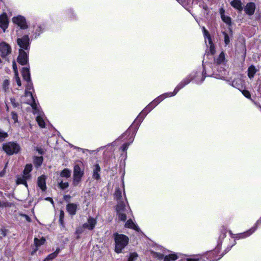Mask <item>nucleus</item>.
<instances>
[{
    "mask_svg": "<svg viewBox=\"0 0 261 261\" xmlns=\"http://www.w3.org/2000/svg\"><path fill=\"white\" fill-rule=\"evenodd\" d=\"M205 66L203 65L202 69H199L197 71H194L190 74L189 75L184 79L178 84H182L184 85L183 88L187 85L189 84L192 80L194 81L197 84H201L204 81L206 75Z\"/></svg>",
    "mask_w": 261,
    "mask_h": 261,
    "instance_id": "1",
    "label": "nucleus"
},
{
    "mask_svg": "<svg viewBox=\"0 0 261 261\" xmlns=\"http://www.w3.org/2000/svg\"><path fill=\"white\" fill-rule=\"evenodd\" d=\"M113 236L115 244V251L120 253L128 244L129 239L126 236L118 233H114Z\"/></svg>",
    "mask_w": 261,
    "mask_h": 261,
    "instance_id": "2",
    "label": "nucleus"
},
{
    "mask_svg": "<svg viewBox=\"0 0 261 261\" xmlns=\"http://www.w3.org/2000/svg\"><path fill=\"white\" fill-rule=\"evenodd\" d=\"M116 216L118 219L122 221H125L127 218V215L132 214V212L128 203L117 204L116 206Z\"/></svg>",
    "mask_w": 261,
    "mask_h": 261,
    "instance_id": "3",
    "label": "nucleus"
},
{
    "mask_svg": "<svg viewBox=\"0 0 261 261\" xmlns=\"http://www.w3.org/2000/svg\"><path fill=\"white\" fill-rule=\"evenodd\" d=\"M3 149L8 155L17 153L20 149L18 144L14 142H9L3 144Z\"/></svg>",
    "mask_w": 261,
    "mask_h": 261,
    "instance_id": "4",
    "label": "nucleus"
},
{
    "mask_svg": "<svg viewBox=\"0 0 261 261\" xmlns=\"http://www.w3.org/2000/svg\"><path fill=\"white\" fill-rule=\"evenodd\" d=\"M21 100L23 102L30 105L35 113L39 112V106L35 102L32 92H24V95L21 98Z\"/></svg>",
    "mask_w": 261,
    "mask_h": 261,
    "instance_id": "5",
    "label": "nucleus"
},
{
    "mask_svg": "<svg viewBox=\"0 0 261 261\" xmlns=\"http://www.w3.org/2000/svg\"><path fill=\"white\" fill-rule=\"evenodd\" d=\"M84 175V170L79 165H75L73 170V185L77 186L80 183L82 178Z\"/></svg>",
    "mask_w": 261,
    "mask_h": 261,
    "instance_id": "6",
    "label": "nucleus"
},
{
    "mask_svg": "<svg viewBox=\"0 0 261 261\" xmlns=\"http://www.w3.org/2000/svg\"><path fill=\"white\" fill-rule=\"evenodd\" d=\"M203 34L205 39V42L208 47L210 48V52L212 55L215 53V48L213 43L211 35L205 27H202Z\"/></svg>",
    "mask_w": 261,
    "mask_h": 261,
    "instance_id": "7",
    "label": "nucleus"
},
{
    "mask_svg": "<svg viewBox=\"0 0 261 261\" xmlns=\"http://www.w3.org/2000/svg\"><path fill=\"white\" fill-rule=\"evenodd\" d=\"M12 21L13 23L17 25L22 30L28 29V25L27 24L25 18L21 15H17L12 18Z\"/></svg>",
    "mask_w": 261,
    "mask_h": 261,
    "instance_id": "8",
    "label": "nucleus"
},
{
    "mask_svg": "<svg viewBox=\"0 0 261 261\" xmlns=\"http://www.w3.org/2000/svg\"><path fill=\"white\" fill-rule=\"evenodd\" d=\"M260 225H261V218L256 221V222L254 226H253L250 229L248 230L247 231H246L244 232L238 234L237 235V237H236V238L240 239H244V238L249 237L250 236H251L253 233H254L257 227Z\"/></svg>",
    "mask_w": 261,
    "mask_h": 261,
    "instance_id": "9",
    "label": "nucleus"
},
{
    "mask_svg": "<svg viewBox=\"0 0 261 261\" xmlns=\"http://www.w3.org/2000/svg\"><path fill=\"white\" fill-rule=\"evenodd\" d=\"M17 43L20 49L23 50H29L30 48V38L28 35H24L17 39Z\"/></svg>",
    "mask_w": 261,
    "mask_h": 261,
    "instance_id": "10",
    "label": "nucleus"
},
{
    "mask_svg": "<svg viewBox=\"0 0 261 261\" xmlns=\"http://www.w3.org/2000/svg\"><path fill=\"white\" fill-rule=\"evenodd\" d=\"M184 86V85H183L182 84H178L177 85V86L175 87V88L174 89L173 92L164 93V94L160 95L159 96H158L156 98L157 100L160 103L162 101H163L166 98L175 96L180 89L183 88Z\"/></svg>",
    "mask_w": 261,
    "mask_h": 261,
    "instance_id": "11",
    "label": "nucleus"
},
{
    "mask_svg": "<svg viewBox=\"0 0 261 261\" xmlns=\"http://www.w3.org/2000/svg\"><path fill=\"white\" fill-rule=\"evenodd\" d=\"M184 86V85H183L182 84H178L177 85V86L175 87V88L174 89L173 92L164 93V94L160 95L159 96H158L156 98L157 100L160 103L162 101H163L166 98L175 96L180 89L183 88Z\"/></svg>",
    "mask_w": 261,
    "mask_h": 261,
    "instance_id": "12",
    "label": "nucleus"
},
{
    "mask_svg": "<svg viewBox=\"0 0 261 261\" xmlns=\"http://www.w3.org/2000/svg\"><path fill=\"white\" fill-rule=\"evenodd\" d=\"M151 103H150L146 108L140 113L136 119L134 121V123L139 124L142 121L145 116L154 108Z\"/></svg>",
    "mask_w": 261,
    "mask_h": 261,
    "instance_id": "13",
    "label": "nucleus"
},
{
    "mask_svg": "<svg viewBox=\"0 0 261 261\" xmlns=\"http://www.w3.org/2000/svg\"><path fill=\"white\" fill-rule=\"evenodd\" d=\"M151 103H150L146 108L140 113L136 119L134 121V123L139 124L142 121L145 116L154 108Z\"/></svg>",
    "mask_w": 261,
    "mask_h": 261,
    "instance_id": "14",
    "label": "nucleus"
},
{
    "mask_svg": "<svg viewBox=\"0 0 261 261\" xmlns=\"http://www.w3.org/2000/svg\"><path fill=\"white\" fill-rule=\"evenodd\" d=\"M151 103H150L146 108L140 113L136 119L134 121V123L139 124L142 121L145 116L154 108Z\"/></svg>",
    "mask_w": 261,
    "mask_h": 261,
    "instance_id": "15",
    "label": "nucleus"
},
{
    "mask_svg": "<svg viewBox=\"0 0 261 261\" xmlns=\"http://www.w3.org/2000/svg\"><path fill=\"white\" fill-rule=\"evenodd\" d=\"M0 52L3 57H7L11 53L10 45L5 42H2L0 43Z\"/></svg>",
    "mask_w": 261,
    "mask_h": 261,
    "instance_id": "16",
    "label": "nucleus"
},
{
    "mask_svg": "<svg viewBox=\"0 0 261 261\" xmlns=\"http://www.w3.org/2000/svg\"><path fill=\"white\" fill-rule=\"evenodd\" d=\"M114 197L117 201V204L127 203V201L124 193V196H123L121 191L119 189H116Z\"/></svg>",
    "mask_w": 261,
    "mask_h": 261,
    "instance_id": "17",
    "label": "nucleus"
},
{
    "mask_svg": "<svg viewBox=\"0 0 261 261\" xmlns=\"http://www.w3.org/2000/svg\"><path fill=\"white\" fill-rule=\"evenodd\" d=\"M97 223V220L92 217H89L88 219L87 222L83 224V228L87 229L89 230H93Z\"/></svg>",
    "mask_w": 261,
    "mask_h": 261,
    "instance_id": "18",
    "label": "nucleus"
},
{
    "mask_svg": "<svg viewBox=\"0 0 261 261\" xmlns=\"http://www.w3.org/2000/svg\"><path fill=\"white\" fill-rule=\"evenodd\" d=\"M18 62L22 65H25L28 61V53L22 49L19 50V56L17 58Z\"/></svg>",
    "mask_w": 261,
    "mask_h": 261,
    "instance_id": "19",
    "label": "nucleus"
},
{
    "mask_svg": "<svg viewBox=\"0 0 261 261\" xmlns=\"http://www.w3.org/2000/svg\"><path fill=\"white\" fill-rule=\"evenodd\" d=\"M9 25V20L6 13L0 15V28L5 32Z\"/></svg>",
    "mask_w": 261,
    "mask_h": 261,
    "instance_id": "20",
    "label": "nucleus"
},
{
    "mask_svg": "<svg viewBox=\"0 0 261 261\" xmlns=\"http://www.w3.org/2000/svg\"><path fill=\"white\" fill-rule=\"evenodd\" d=\"M44 27L43 24H36L33 28V35L34 38H37L44 31Z\"/></svg>",
    "mask_w": 261,
    "mask_h": 261,
    "instance_id": "21",
    "label": "nucleus"
},
{
    "mask_svg": "<svg viewBox=\"0 0 261 261\" xmlns=\"http://www.w3.org/2000/svg\"><path fill=\"white\" fill-rule=\"evenodd\" d=\"M255 5L254 3H249L246 5L244 11L248 15H252L255 11Z\"/></svg>",
    "mask_w": 261,
    "mask_h": 261,
    "instance_id": "22",
    "label": "nucleus"
},
{
    "mask_svg": "<svg viewBox=\"0 0 261 261\" xmlns=\"http://www.w3.org/2000/svg\"><path fill=\"white\" fill-rule=\"evenodd\" d=\"M33 113L35 114L38 115L36 117V121L39 126L41 127V128L45 127V124L43 116L42 115V112L40 110V107H39L38 112L35 113L34 110H33Z\"/></svg>",
    "mask_w": 261,
    "mask_h": 261,
    "instance_id": "23",
    "label": "nucleus"
},
{
    "mask_svg": "<svg viewBox=\"0 0 261 261\" xmlns=\"http://www.w3.org/2000/svg\"><path fill=\"white\" fill-rule=\"evenodd\" d=\"M77 204L72 203H68L67 205L66 209L69 215L71 216H74L76 214L77 209Z\"/></svg>",
    "mask_w": 261,
    "mask_h": 261,
    "instance_id": "24",
    "label": "nucleus"
},
{
    "mask_svg": "<svg viewBox=\"0 0 261 261\" xmlns=\"http://www.w3.org/2000/svg\"><path fill=\"white\" fill-rule=\"evenodd\" d=\"M45 242V239L43 237L41 238L40 239H38L37 238H35L34 240V244L35 246V248L34 250V251L32 252V254L35 253L37 251L38 248L40 246L44 244Z\"/></svg>",
    "mask_w": 261,
    "mask_h": 261,
    "instance_id": "25",
    "label": "nucleus"
},
{
    "mask_svg": "<svg viewBox=\"0 0 261 261\" xmlns=\"http://www.w3.org/2000/svg\"><path fill=\"white\" fill-rule=\"evenodd\" d=\"M229 84L232 87L239 89L243 86V81L241 77L234 79L231 82H229Z\"/></svg>",
    "mask_w": 261,
    "mask_h": 261,
    "instance_id": "26",
    "label": "nucleus"
},
{
    "mask_svg": "<svg viewBox=\"0 0 261 261\" xmlns=\"http://www.w3.org/2000/svg\"><path fill=\"white\" fill-rule=\"evenodd\" d=\"M37 184L38 186L42 191H45L46 190L45 176L44 175H41L38 178Z\"/></svg>",
    "mask_w": 261,
    "mask_h": 261,
    "instance_id": "27",
    "label": "nucleus"
},
{
    "mask_svg": "<svg viewBox=\"0 0 261 261\" xmlns=\"http://www.w3.org/2000/svg\"><path fill=\"white\" fill-rule=\"evenodd\" d=\"M125 227L126 228H132L139 232L140 228L131 219H128L125 224Z\"/></svg>",
    "mask_w": 261,
    "mask_h": 261,
    "instance_id": "28",
    "label": "nucleus"
},
{
    "mask_svg": "<svg viewBox=\"0 0 261 261\" xmlns=\"http://www.w3.org/2000/svg\"><path fill=\"white\" fill-rule=\"evenodd\" d=\"M230 5L239 12H241L243 10L242 3L241 0H233L230 2Z\"/></svg>",
    "mask_w": 261,
    "mask_h": 261,
    "instance_id": "29",
    "label": "nucleus"
},
{
    "mask_svg": "<svg viewBox=\"0 0 261 261\" xmlns=\"http://www.w3.org/2000/svg\"><path fill=\"white\" fill-rule=\"evenodd\" d=\"M219 73H214L213 75L216 79L225 80V76L226 74V71L223 67H221L220 71H218Z\"/></svg>",
    "mask_w": 261,
    "mask_h": 261,
    "instance_id": "30",
    "label": "nucleus"
},
{
    "mask_svg": "<svg viewBox=\"0 0 261 261\" xmlns=\"http://www.w3.org/2000/svg\"><path fill=\"white\" fill-rule=\"evenodd\" d=\"M30 178L29 177H25L24 174L21 176H18L16 180V184L17 185L19 184H23L26 187H28V185L27 183V180L29 179Z\"/></svg>",
    "mask_w": 261,
    "mask_h": 261,
    "instance_id": "31",
    "label": "nucleus"
},
{
    "mask_svg": "<svg viewBox=\"0 0 261 261\" xmlns=\"http://www.w3.org/2000/svg\"><path fill=\"white\" fill-rule=\"evenodd\" d=\"M100 171V167L98 165L96 164L94 166L93 172L92 177L95 179H98L100 178V175L99 174Z\"/></svg>",
    "mask_w": 261,
    "mask_h": 261,
    "instance_id": "32",
    "label": "nucleus"
},
{
    "mask_svg": "<svg viewBox=\"0 0 261 261\" xmlns=\"http://www.w3.org/2000/svg\"><path fill=\"white\" fill-rule=\"evenodd\" d=\"M21 73L24 80L30 81L31 77L29 68L23 67L22 69Z\"/></svg>",
    "mask_w": 261,
    "mask_h": 261,
    "instance_id": "33",
    "label": "nucleus"
},
{
    "mask_svg": "<svg viewBox=\"0 0 261 261\" xmlns=\"http://www.w3.org/2000/svg\"><path fill=\"white\" fill-rule=\"evenodd\" d=\"M257 71V69L253 65H251L248 68V76L250 79H252Z\"/></svg>",
    "mask_w": 261,
    "mask_h": 261,
    "instance_id": "34",
    "label": "nucleus"
},
{
    "mask_svg": "<svg viewBox=\"0 0 261 261\" xmlns=\"http://www.w3.org/2000/svg\"><path fill=\"white\" fill-rule=\"evenodd\" d=\"M178 256L175 253H172L166 255L164 258V261H174L178 258Z\"/></svg>",
    "mask_w": 261,
    "mask_h": 261,
    "instance_id": "35",
    "label": "nucleus"
},
{
    "mask_svg": "<svg viewBox=\"0 0 261 261\" xmlns=\"http://www.w3.org/2000/svg\"><path fill=\"white\" fill-rule=\"evenodd\" d=\"M60 251V249H57V250H56L55 252H54V253H51L50 254H49L47 257H46L44 261H50L51 260L53 259H54V258H55L57 255L58 254L59 252Z\"/></svg>",
    "mask_w": 261,
    "mask_h": 261,
    "instance_id": "36",
    "label": "nucleus"
},
{
    "mask_svg": "<svg viewBox=\"0 0 261 261\" xmlns=\"http://www.w3.org/2000/svg\"><path fill=\"white\" fill-rule=\"evenodd\" d=\"M32 170V166L31 164H28L25 166L23 171V174L25 177H29L30 178V172Z\"/></svg>",
    "mask_w": 261,
    "mask_h": 261,
    "instance_id": "37",
    "label": "nucleus"
},
{
    "mask_svg": "<svg viewBox=\"0 0 261 261\" xmlns=\"http://www.w3.org/2000/svg\"><path fill=\"white\" fill-rule=\"evenodd\" d=\"M27 82V84L26 85L25 92H34V90L33 86V84L30 81H25Z\"/></svg>",
    "mask_w": 261,
    "mask_h": 261,
    "instance_id": "38",
    "label": "nucleus"
},
{
    "mask_svg": "<svg viewBox=\"0 0 261 261\" xmlns=\"http://www.w3.org/2000/svg\"><path fill=\"white\" fill-rule=\"evenodd\" d=\"M202 258V255L199 254L193 255L187 258V261H199Z\"/></svg>",
    "mask_w": 261,
    "mask_h": 261,
    "instance_id": "39",
    "label": "nucleus"
},
{
    "mask_svg": "<svg viewBox=\"0 0 261 261\" xmlns=\"http://www.w3.org/2000/svg\"><path fill=\"white\" fill-rule=\"evenodd\" d=\"M225 61V55L223 52H221L216 60V63L219 65L222 64Z\"/></svg>",
    "mask_w": 261,
    "mask_h": 261,
    "instance_id": "40",
    "label": "nucleus"
},
{
    "mask_svg": "<svg viewBox=\"0 0 261 261\" xmlns=\"http://www.w3.org/2000/svg\"><path fill=\"white\" fill-rule=\"evenodd\" d=\"M9 85H10V81L7 79L5 80L3 83L2 87H3V90L5 92H9Z\"/></svg>",
    "mask_w": 261,
    "mask_h": 261,
    "instance_id": "41",
    "label": "nucleus"
},
{
    "mask_svg": "<svg viewBox=\"0 0 261 261\" xmlns=\"http://www.w3.org/2000/svg\"><path fill=\"white\" fill-rule=\"evenodd\" d=\"M71 170L68 169H64L61 173V176L65 177H69L71 175Z\"/></svg>",
    "mask_w": 261,
    "mask_h": 261,
    "instance_id": "42",
    "label": "nucleus"
},
{
    "mask_svg": "<svg viewBox=\"0 0 261 261\" xmlns=\"http://www.w3.org/2000/svg\"><path fill=\"white\" fill-rule=\"evenodd\" d=\"M43 161V158L42 156L35 157L34 158V163L36 166H40Z\"/></svg>",
    "mask_w": 261,
    "mask_h": 261,
    "instance_id": "43",
    "label": "nucleus"
},
{
    "mask_svg": "<svg viewBox=\"0 0 261 261\" xmlns=\"http://www.w3.org/2000/svg\"><path fill=\"white\" fill-rule=\"evenodd\" d=\"M8 136L7 133L4 132L0 129V142H3Z\"/></svg>",
    "mask_w": 261,
    "mask_h": 261,
    "instance_id": "44",
    "label": "nucleus"
},
{
    "mask_svg": "<svg viewBox=\"0 0 261 261\" xmlns=\"http://www.w3.org/2000/svg\"><path fill=\"white\" fill-rule=\"evenodd\" d=\"M138 258V255L136 253L133 252L130 254L128 261H135Z\"/></svg>",
    "mask_w": 261,
    "mask_h": 261,
    "instance_id": "45",
    "label": "nucleus"
},
{
    "mask_svg": "<svg viewBox=\"0 0 261 261\" xmlns=\"http://www.w3.org/2000/svg\"><path fill=\"white\" fill-rule=\"evenodd\" d=\"M59 185L61 189L64 190L69 186V184L68 182H64L63 181H62L59 183Z\"/></svg>",
    "mask_w": 261,
    "mask_h": 261,
    "instance_id": "46",
    "label": "nucleus"
},
{
    "mask_svg": "<svg viewBox=\"0 0 261 261\" xmlns=\"http://www.w3.org/2000/svg\"><path fill=\"white\" fill-rule=\"evenodd\" d=\"M10 99L11 103L14 108H17L19 106V103L16 101L14 97H11Z\"/></svg>",
    "mask_w": 261,
    "mask_h": 261,
    "instance_id": "47",
    "label": "nucleus"
},
{
    "mask_svg": "<svg viewBox=\"0 0 261 261\" xmlns=\"http://www.w3.org/2000/svg\"><path fill=\"white\" fill-rule=\"evenodd\" d=\"M223 34L224 37V42H225V44L226 45H227L230 43V40H229V37L228 36V35L226 33H225L224 32H223Z\"/></svg>",
    "mask_w": 261,
    "mask_h": 261,
    "instance_id": "48",
    "label": "nucleus"
},
{
    "mask_svg": "<svg viewBox=\"0 0 261 261\" xmlns=\"http://www.w3.org/2000/svg\"><path fill=\"white\" fill-rule=\"evenodd\" d=\"M134 141V138H132L130 140V143H124L122 146L121 147V149L123 151H125V150H126L130 144V143H131L132 142H133V141Z\"/></svg>",
    "mask_w": 261,
    "mask_h": 261,
    "instance_id": "49",
    "label": "nucleus"
},
{
    "mask_svg": "<svg viewBox=\"0 0 261 261\" xmlns=\"http://www.w3.org/2000/svg\"><path fill=\"white\" fill-rule=\"evenodd\" d=\"M11 117L12 119L13 120L14 122L16 123L18 122V116L16 113L15 112H12L11 113Z\"/></svg>",
    "mask_w": 261,
    "mask_h": 261,
    "instance_id": "50",
    "label": "nucleus"
},
{
    "mask_svg": "<svg viewBox=\"0 0 261 261\" xmlns=\"http://www.w3.org/2000/svg\"><path fill=\"white\" fill-rule=\"evenodd\" d=\"M243 95L247 98L250 99L251 98V95L250 92L248 90H244L242 91Z\"/></svg>",
    "mask_w": 261,
    "mask_h": 261,
    "instance_id": "51",
    "label": "nucleus"
},
{
    "mask_svg": "<svg viewBox=\"0 0 261 261\" xmlns=\"http://www.w3.org/2000/svg\"><path fill=\"white\" fill-rule=\"evenodd\" d=\"M0 232H1L0 234L2 237H5L6 236V235L7 234L8 230L6 229L5 228L3 227V228H1Z\"/></svg>",
    "mask_w": 261,
    "mask_h": 261,
    "instance_id": "52",
    "label": "nucleus"
},
{
    "mask_svg": "<svg viewBox=\"0 0 261 261\" xmlns=\"http://www.w3.org/2000/svg\"><path fill=\"white\" fill-rule=\"evenodd\" d=\"M152 254L153 257H154L155 258H157L159 259H162L164 258L163 254L161 253L153 252Z\"/></svg>",
    "mask_w": 261,
    "mask_h": 261,
    "instance_id": "53",
    "label": "nucleus"
},
{
    "mask_svg": "<svg viewBox=\"0 0 261 261\" xmlns=\"http://www.w3.org/2000/svg\"><path fill=\"white\" fill-rule=\"evenodd\" d=\"M222 19L224 21L225 23L229 24L231 22L230 18L228 16H226L225 15L222 16L221 17Z\"/></svg>",
    "mask_w": 261,
    "mask_h": 261,
    "instance_id": "54",
    "label": "nucleus"
},
{
    "mask_svg": "<svg viewBox=\"0 0 261 261\" xmlns=\"http://www.w3.org/2000/svg\"><path fill=\"white\" fill-rule=\"evenodd\" d=\"M13 68L15 72V75H18V71L17 70L16 63L14 61L13 62Z\"/></svg>",
    "mask_w": 261,
    "mask_h": 261,
    "instance_id": "55",
    "label": "nucleus"
},
{
    "mask_svg": "<svg viewBox=\"0 0 261 261\" xmlns=\"http://www.w3.org/2000/svg\"><path fill=\"white\" fill-rule=\"evenodd\" d=\"M15 77L17 85L19 87H20L21 86V83L20 79L18 75H15Z\"/></svg>",
    "mask_w": 261,
    "mask_h": 261,
    "instance_id": "56",
    "label": "nucleus"
},
{
    "mask_svg": "<svg viewBox=\"0 0 261 261\" xmlns=\"http://www.w3.org/2000/svg\"><path fill=\"white\" fill-rule=\"evenodd\" d=\"M218 251V250L217 249H216V251H215L214 252H212L211 253H209V256L208 257H207L208 258H210V259H212L213 258H214L216 257L215 255V253Z\"/></svg>",
    "mask_w": 261,
    "mask_h": 261,
    "instance_id": "57",
    "label": "nucleus"
},
{
    "mask_svg": "<svg viewBox=\"0 0 261 261\" xmlns=\"http://www.w3.org/2000/svg\"><path fill=\"white\" fill-rule=\"evenodd\" d=\"M177 1L184 7L187 6V3H186L185 0H177Z\"/></svg>",
    "mask_w": 261,
    "mask_h": 261,
    "instance_id": "58",
    "label": "nucleus"
},
{
    "mask_svg": "<svg viewBox=\"0 0 261 261\" xmlns=\"http://www.w3.org/2000/svg\"><path fill=\"white\" fill-rule=\"evenodd\" d=\"M22 216L27 221H28V222L31 221V219L27 215H22Z\"/></svg>",
    "mask_w": 261,
    "mask_h": 261,
    "instance_id": "59",
    "label": "nucleus"
},
{
    "mask_svg": "<svg viewBox=\"0 0 261 261\" xmlns=\"http://www.w3.org/2000/svg\"><path fill=\"white\" fill-rule=\"evenodd\" d=\"M64 213L63 211H61L60 214V219H64Z\"/></svg>",
    "mask_w": 261,
    "mask_h": 261,
    "instance_id": "60",
    "label": "nucleus"
},
{
    "mask_svg": "<svg viewBox=\"0 0 261 261\" xmlns=\"http://www.w3.org/2000/svg\"><path fill=\"white\" fill-rule=\"evenodd\" d=\"M220 13L221 17H222V16H224L225 15V14H224V13H225L224 10L223 9H221L220 10Z\"/></svg>",
    "mask_w": 261,
    "mask_h": 261,
    "instance_id": "61",
    "label": "nucleus"
},
{
    "mask_svg": "<svg viewBox=\"0 0 261 261\" xmlns=\"http://www.w3.org/2000/svg\"><path fill=\"white\" fill-rule=\"evenodd\" d=\"M36 150L38 151V152L40 154H43V150L41 149V148H36Z\"/></svg>",
    "mask_w": 261,
    "mask_h": 261,
    "instance_id": "62",
    "label": "nucleus"
},
{
    "mask_svg": "<svg viewBox=\"0 0 261 261\" xmlns=\"http://www.w3.org/2000/svg\"><path fill=\"white\" fill-rule=\"evenodd\" d=\"M59 221H60V223L61 224V225H62L63 226H64V219H60V218L59 219Z\"/></svg>",
    "mask_w": 261,
    "mask_h": 261,
    "instance_id": "63",
    "label": "nucleus"
},
{
    "mask_svg": "<svg viewBox=\"0 0 261 261\" xmlns=\"http://www.w3.org/2000/svg\"><path fill=\"white\" fill-rule=\"evenodd\" d=\"M5 174V170H4L3 171L0 172V177H3Z\"/></svg>",
    "mask_w": 261,
    "mask_h": 261,
    "instance_id": "64",
    "label": "nucleus"
}]
</instances>
